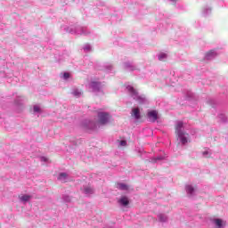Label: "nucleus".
Segmentation results:
<instances>
[{"mask_svg": "<svg viewBox=\"0 0 228 228\" xmlns=\"http://www.w3.org/2000/svg\"><path fill=\"white\" fill-rule=\"evenodd\" d=\"M126 90L128 95L134 101H135V102H138V104H149V100L147 99V96H145V94H140V93H138V90L133 87V86H126Z\"/></svg>", "mask_w": 228, "mask_h": 228, "instance_id": "1", "label": "nucleus"}, {"mask_svg": "<svg viewBox=\"0 0 228 228\" xmlns=\"http://www.w3.org/2000/svg\"><path fill=\"white\" fill-rule=\"evenodd\" d=\"M175 133L177 140L182 145H186L190 142V134L184 131V123L183 121H176Z\"/></svg>", "mask_w": 228, "mask_h": 228, "instance_id": "2", "label": "nucleus"}, {"mask_svg": "<svg viewBox=\"0 0 228 228\" xmlns=\"http://www.w3.org/2000/svg\"><path fill=\"white\" fill-rule=\"evenodd\" d=\"M61 28L66 31V33H70V35H84V37H88L90 35V30L86 27H81L77 25L63 26Z\"/></svg>", "mask_w": 228, "mask_h": 228, "instance_id": "3", "label": "nucleus"}, {"mask_svg": "<svg viewBox=\"0 0 228 228\" xmlns=\"http://www.w3.org/2000/svg\"><path fill=\"white\" fill-rule=\"evenodd\" d=\"M98 122L100 126H106L110 124V120H111V115L109 112L100 111L97 114Z\"/></svg>", "mask_w": 228, "mask_h": 228, "instance_id": "4", "label": "nucleus"}, {"mask_svg": "<svg viewBox=\"0 0 228 228\" xmlns=\"http://www.w3.org/2000/svg\"><path fill=\"white\" fill-rule=\"evenodd\" d=\"M89 88L92 90L93 94L99 95V94H104L102 92V84L98 81H91L89 83Z\"/></svg>", "mask_w": 228, "mask_h": 228, "instance_id": "5", "label": "nucleus"}, {"mask_svg": "<svg viewBox=\"0 0 228 228\" xmlns=\"http://www.w3.org/2000/svg\"><path fill=\"white\" fill-rule=\"evenodd\" d=\"M82 126L84 129H87V131H94V129L97 128V124L94 120L86 119L82 122Z\"/></svg>", "mask_w": 228, "mask_h": 228, "instance_id": "6", "label": "nucleus"}, {"mask_svg": "<svg viewBox=\"0 0 228 228\" xmlns=\"http://www.w3.org/2000/svg\"><path fill=\"white\" fill-rule=\"evenodd\" d=\"M147 117H148V120L149 122H151L152 124H154V122H156L158 120V111L157 110H150L147 113Z\"/></svg>", "mask_w": 228, "mask_h": 228, "instance_id": "7", "label": "nucleus"}, {"mask_svg": "<svg viewBox=\"0 0 228 228\" xmlns=\"http://www.w3.org/2000/svg\"><path fill=\"white\" fill-rule=\"evenodd\" d=\"M95 193V189L92 186H84L83 194L86 197H90Z\"/></svg>", "mask_w": 228, "mask_h": 228, "instance_id": "8", "label": "nucleus"}, {"mask_svg": "<svg viewBox=\"0 0 228 228\" xmlns=\"http://www.w3.org/2000/svg\"><path fill=\"white\" fill-rule=\"evenodd\" d=\"M216 56H218L215 50H211V51H209L208 53H206L205 60H207V61H209L211 60H215Z\"/></svg>", "mask_w": 228, "mask_h": 228, "instance_id": "9", "label": "nucleus"}, {"mask_svg": "<svg viewBox=\"0 0 228 228\" xmlns=\"http://www.w3.org/2000/svg\"><path fill=\"white\" fill-rule=\"evenodd\" d=\"M124 69L128 72H133L134 70L136 69V66H134V64H133L132 62L126 61V62H124Z\"/></svg>", "mask_w": 228, "mask_h": 228, "instance_id": "10", "label": "nucleus"}, {"mask_svg": "<svg viewBox=\"0 0 228 228\" xmlns=\"http://www.w3.org/2000/svg\"><path fill=\"white\" fill-rule=\"evenodd\" d=\"M118 204H120V206H123V208H126L127 206H129V199L126 196H122L118 200Z\"/></svg>", "mask_w": 228, "mask_h": 228, "instance_id": "11", "label": "nucleus"}, {"mask_svg": "<svg viewBox=\"0 0 228 228\" xmlns=\"http://www.w3.org/2000/svg\"><path fill=\"white\" fill-rule=\"evenodd\" d=\"M163 159H167V156L159 155L157 157H153L150 159V163H158V161H163Z\"/></svg>", "mask_w": 228, "mask_h": 228, "instance_id": "12", "label": "nucleus"}, {"mask_svg": "<svg viewBox=\"0 0 228 228\" xmlns=\"http://www.w3.org/2000/svg\"><path fill=\"white\" fill-rule=\"evenodd\" d=\"M132 117L135 118V120H140L142 116L140 115V108H134L132 110Z\"/></svg>", "mask_w": 228, "mask_h": 228, "instance_id": "13", "label": "nucleus"}, {"mask_svg": "<svg viewBox=\"0 0 228 228\" xmlns=\"http://www.w3.org/2000/svg\"><path fill=\"white\" fill-rule=\"evenodd\" d=\"M185 191L188 197H193V195H195V188H193L191 185H186Z\"/></svg>", "mask_w": 228, "mask_h": 228, "instance_id": "14", "label": "nucleus"}, {"mask_svg": "<svg viewBox=\"0 0 228 228\" xmlns=\"http://www.w3.org/2000/svg\"><path fill=\"white\" fill-rule=\"evenodd\" d=\"M57 179L61 183H67V179H69V175L67 173H60Z\"/></svg>", "mask_w": 228, "mask_h": 228, "instance_id": "15", "label": "nucleus"}, {"mask_svg": "<svg viewBox=\"0 0 228 228\" xmlns=\"http://www.w3.org/2000/svg\"><path fill=\"white\" fill-rule=\"evenodd\" d=\"M218 118L221 124H226V122H228V118L227 116H225V114H223V113L219 114Z\"/></svg>", "mask_w": 228, "mask_h": 228, "instance_id": "16", "label": "nucleus"}, {"mask_svg": "<svg viewBox=\"0 0 228 228\" xmlns=\"http://www.w3.org/2000/svg\"><path fill=\"white\" fill-rule=\"evenodd\" d=\"M211 10H212L211 7H208V6L204 7L202 11V15L204 17H208V15H211Z\"/></svg>", "mask_w": 228, "mask_h": 228, "instance_id": "17", "label": "nucleus"}, {"mask_svg": "<svg viewBox=\"0 0 228 228\" xmlns=\"http://www.w3.org/2000/svg\"><path fill=\"white\" fill-rule=\"evenodd\" d=\"M168 58V55L165 53H160L158 54V60L159 61H165Z\"/></svg>", "mask_w": 228, "mask_h": 228, "instance_id": "18", "label": "nucleus"}, {"mask_svg": "<svg viewBox=\"0 0 228 228\" xmlns=\"http://www.w3.org/2000/svg\"><path fill=\"white\" fill-rule=\"evenodd\" d=\"M214 224L216 228H224V221H222V219H215Z\"/></svg>", "mask_w": 228, "mask_h": 228, "instance_id": "19", "label": "nucleus"}, {"mask_svg": "<svg viewBox=\"0 0 228 228\" xmlns=\"http://www.w3.org/2000/svg\"><path fill=\"white\" fill-rule=\"evenodd\" d=\"M158 218H159V221L162 223L167 222L168 220V217L165 214H159Z\"/></svg>", "mask_w": 228, "mask_h": 228, "instance_id": "20", "label": "nucleus"}, {"mask_svg": "<svg viewBox=\"0 0 228 228\" xmlns=\"http://www.w3.org/2000/svg\"><path fill=\"white\" fill-rule=\"evenodd\" d=\"M117 188L118 190H121L122 191H126L128 190L127 184L126 183H118Z\"/></svg>", "mask_w": 228, "mask_h": 228, "instance_id": "21", "label": "nucleus"}, {"mask_svg": "<svg viewBox=\"0 0 228 228\" xmlns=\"http://www.w3.org/2000/svg\"><path fill=\"white\" fill-rule=\"evenodd\" d=\"M83 49H84V53H91L92 45L86 44L84 45Z\"/></svg>", "mask_w": 228, "mask_h": 228, "instance_id": "22", "label": "nucleus"}, {"mask_svg": "<svg viewBox=\"0 0 228 228\" xmlns=\"http://www.w3.org/2000/svg\"><path fill=\"white\" fill-rule=\"evenodd\" d=\"M29 199H31V196L25 194L21 196L20 200L21 202H28Z\"/></svg>", "mask_w": 228, "mask_h": 228, "instance_id": "23", "label": "nucleus"}, {"mask_svg": "<svg viewBox=\"0 0 228 228\" xmlns=\"http://www.w3.org/2000/svg\"><path fill=\"white\" fill-rule=\"evenodd\" d=\"M16 106H22V97L19 96L14 101Z\"/></svg>", "mask_w": 228, "mask_h": 228, "instance_id": "24", "label": "nucleus"}, {"mask_svg": "<svg viewBox=\"0 0 228 228\" xmlns=\"http://www.w3.org/2000/svg\"><path fill=\"white\" fill-rule=\"evenodd\" d=\"M74 97H79L80 95H82L83 93H81V91H79V89H74L72 92Z\"/></svg>", "mask_w": 228, "mask_h": 228, "instance_id": "25", "label": "nucleus"}, {"mask_svg": "<svg viewBox=\"0 0 228 228\" xmlns=\"http://www.w3.org/2000/svg\"><path fill=\"white\" fill-rule=\"evenodd\" d=\"M203 158H211V151H205L202 152Z\"/></svg>", "mask_w": 228, "mask_h": 228, "instance_id": "26", "label": "nucleus"}, {"mask_svg": "<svg viewBox=\"0 0 228 228\" xmlns=\"http://www.w3.org/2000/svg\"><path fill=\"white\" fill-rule=\"evenodd\" d=\"M207 102H208V104H210V106H212V108H215V104H216L215 100L209 98V99H208Z\"/></svg>", "mask_w": 228, "mask_h": 228, "instance_id": "27", "label": "nucleus"}, {"mask_svg": "<svg viewBox=\"0 0 228 228\" xmlns=\"http://www.w3.org/2000/svg\"><path fill=\"white\" fill-rule=\"evenodd\" d=\"M106 72H111L113 70V66L111 64H108L105 66Z\"/></svg>", "mask_w": 228, "mask_h": 228, "instance_id": "28", "label": "nucleus"}, {"mask_svg": "<svg viewBox=\"0 0 228 228\" xmlns=\"http://www.w3.org/2000/svg\"><path fill=\"white\" fill-rule=\"evenodd\" d=\"M62 200H64V202H70V196L63 195Z\"/></svg>", "mask_w": 228, "mask_h": 228, "instance_id": "29", "label": "nucleus"}, {"mask_svg": "<svg viewBox=\"0 0 228 228\" xmlns=\"http://www.w3.org/2000/svg\"><path fill=\"white\" fill-rule=\"evenodd\" d=\"M63 79H65L67 81V79H69V77H70V73L69 72H64L62 75Z\"/></svg>", "mask_w": 228, "mask_h": 228, "instance_id": "30", "label": "nucleus"}, {"mask_svg": "<svg viewBox=\"0 0 228 228\" xmlns=\"http://www.w3.org/2000/svg\"><path fill=\"white\" fill-rule=\"evenodd\" d=\"M33 110H34V113H40V111H42L40 110V107H38L37 105H35Z\"/></svg>", "mask_w": 228, "mask_h": 228, "instance_id": "31", "label": "nucleus"}, {"mask_svg": "<svg viewBox=\"0 0 228 228\" xmlns=\"http://www.w3.org/2000/svg\"><path fill=\"white\" fill-rule=\"evenodd\" d=\"M119 145L121 147H126V145H127V142L126 140H122L119 142Z\"/></svg>", "mask_w": 228, "mask_h": 228, "instance_id": "32", "label": "nucleus"}, {"mask_svg": "<svg viewBox=\"0 0 228 228\" xmlns=\"http://www.w3.org/2000/svg\"><path fill=\"white\" fill-rule=\"evenodd\" d=\"M41 161L46 162V161H47V158H45V157H41Z\"/></svg>", "mask_w": 228, "mask_h": 228, "instance_id": "33", "label": "nucleus"}, {"mask_svg": "<svg viewBox=\"0 0 228 228\" xmlns=\"http://www.w3.org/2000/svg\"><path fill=\"white\" fill-rule=\"evenodd\" d=\"M171 3H173V4H175V3H177V0H169Z\"/></svg>", "mask_w": 228, "mask_h": 228, "instance_id": "34", "label": "nucleus"}, {"mask_svg": "<svg viewBox=\"0 0 228 228\" xmlns=\"http://www.w3.org/2000/svg\"><path fill=\"white\" fill-rule=\"evenodd\" d=\"M139 152H140V153L143 152V150H139Z\"/></svg>", "mask_w": 228, "mask_h": 228, "instance_id": "35", "label": "nucleus"}]
</instances>
